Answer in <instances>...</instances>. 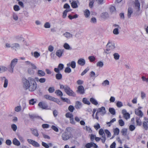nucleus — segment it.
I'll return each instance as SVG.
<instances>
[{
	"label": "nucleus",
	"mask_w": 148,
	"mask_h": 148,
	"mask_svg": "<svg viewBox=\"0 0 148 148\" xmlns=\"http://www.w3.org/2000/svg\"><path fill=\"white\" fill-rule=\"evenodd\" d=\"M23 87L26 89L31 91H34L37 88V84L34 79L29 77L28 79L23 80Z\"/></svg>",
	"instance_id": "1"
},
{
	"label": "nucleus",
	"mask_w": 148,
	"mask_h": 148,
	"mask_svg": "<svg viewBox=\"0 0 148 148\" xmlns=\"http://www.w3.org/2000/svg\"><path fill=\"white\" fill-rule=\"evenodd\" d=\"M18 62V59L17 58H14L11 61V62L9 66V71L11 73L13 72L14 68L16 64Z\"/></svg>",
	"instance_id": "2"
},
{
	"label": "nucleus",
	"mask_w": 148,
	"mask_h": 148,
	"mask_svg": "<svg viewBox=\"0 0 148 148\" xmlns=\"http://www.w3.org/2000/svg\"><path fill=\"white\" fill-rule=\"evenodd\" d=\"M64 91L65 93L69 96H72L74 97L76 96V94L68 86H67Z\"/></svg>",
	"instance_id": "3"
},
{
	"label": "nucleus",
	"mask_w": 148,
	"mask_h": 148,
	"mask_svg": "<svg viewBox=\"0 0 148 148\" xmlns=\"http://www.w3.org/2000/svg\"><path fill=\"white\" fill-rule=\"evenodd\" d=\"M134 5L135 7L137 10V12L139 11L140 10V4L138 0H135L134 2ZM136 15H138L139 14L136 12L135 13Z\"/></svg>",
	"instance_id": "4"
},
{
	"label": "nucleus",
	"mask_w": 148,
	"mask_h": 148,
	"mask_svg": "<svg viewBox=\"0 0 148 148\" xmlns=\"http://www.w3.org/2000/svg\"><path fill=\"white\" fill-rule=\"evenodd\" d=\"M62 137L63 140H67L71 137L70 134L68 132H64L62 134Z\"/></svg>",
	"instance_id": "5"
},
{
	"label": "nucleus",
	"mask_w": 148,
	"mask_h": 148,
	"mask_svg": "<svg viewBox=\"0 0 148 148\" xmlns=\"http://www.w3.org/2000/svg\"><path fill=\"white\" fill-rule=\"evenodd\" d=\"M38 106L42 109H47L48 108L47 104L44 101L40 102L38 104Z\"/></svg>",
	"instance_id": "6"
},
{
	"label": "nucleus",
	"mask_w": 148,
	"mask_h": 148,
	"mask_svg": "<svg viewBox=\"0 0 148 148\" xmlns=\"http://www.w3.org/2000/svg\"><path fill=\"white\" fill-rule=\"evenodd\" d=\"M77 93L80 94H83L85 92L84 88L83 86H79L77 88V90L76 91Z\"/></svg>",
	"instance_id": "7"
},
{
	"label": "nucleus",
	"mask_w": 148,
	"mask_h": 148,
	"mask_svg": "<svg viewBox=\"0 0 148 148\" xmlns=\"http://www.w3.org/2000/svg\"><path fill=\"white\" fill-rule=\"evenodd\" d=\"M44 97L46 99H48L51 101H53L55 102H57V99H56L51 96H50L49 95H44Z\"/></svg>",
	"instance_id": "8"
},
{
	"label": "nucleus",
	"mask_w": 148,
	"mask_h": 148,
	"mask_svg": "<svg viewBox=\"0 0 148 148\" xmlns=\"http://www.w3.org/2000/svg\"><path fill=\"white\" fill-rule=\"evenodd\" d=\"M55 72L57 73L56 75V77L57 80H60L62 78V75L60 73V71H59L58 69H56Z\"/></svg>",
	"instance_id": "9"
},
{
	"label": "nucleus",
	"mask_w": 148,
	"mask_h": 148,
	"mask_svg": "<svg viewBox=\"0 0 148 148\" xmlns=\"http://www.w3.org/2000/svg\"><path fill=\"white\" fill-rule=\"evenodd\" d=\"M101 112V114L102 115H103L106 114L105 108L104 107L102 106L101 108L98 109L97 112L98 113Z\"/></svg>",
	"instance_id": "10"
},
{
	"label": "nucleus",
	"mask_w": 148,
	"mask_h": 148,
	"mask_svg": "<svg viewBox=\"0 0 148 148\" xmlns=\"http://www.w3.org/2000/svg\"><path fill=\"white\" fill-rule=\"evenodd\" d=\"M64 50L63 49H59L56 52V56L59 58H60L62 56V54L63 53Z\"/></svg>",
	"instance_id": "11"
},
{
	"label": "nucleus",
	"mask_w": 148,
	"mask_h": 148,
	"mask_svg": "<svg viewBox=\"0 0 148 148\" xmlns=\"http://www.w3.org/2000/svg\"><path fill=\"white\" fill-rule=\"evenodd\" d=\"M30 130L32 131V134L34 136L36 137L38 136L39 134L37 129L31 128L30 129Z\"/></svg>",
	"instance_id": "12"
},
{
	"label": "nucleus",
	"mask_w": 148,
	"mask_h": 148,
	"mask_svg": "<svg viewBox=\"0 0 148 148\" xmlns=\"http://www.w3.org/2000/svg\"><path fill=\"white\" fill-rule=\"evenodd\" d=\"M102 19L106 20L109 17L108 13L107 12L102 13L100 15Z\"/></svg>",
	"instance_id": "13"
},
{
	"label": "nucleus",
	"mask_w": 148,
	"mask_h": 148,
	"mask_svg": "<svg viewBox=\"0 0 148 148\" xmlns=\"http://www.w3.org/2000/svg\"><path fill=\"white\" fill-rule=\"evenodd\" d=\"M85 60L83 58H80L77 61L78 64L81 66H84L85 64Z\"/></svg>",
	"instance_id": "14"
},
{
	"label": "nucleus",
	"mask_w": 148,
	"mask_h": 148,
	"mask_svg": "<svg viewBox=\"0 0 148 148\" xmlns=\"http://www.w3.org/2000/svg\"><path fill=\"white\" fill-rule=\"evenodd\" d=\"M135 114L139 116L140 118L142 117L143 116V113L142 111L138 109H135Z\"/></svg>",
	"instance_id": "15"
},
{
	"label": "nucleus",
	"mask_w": 148,
	"mask_h": 148,
	"mask_svg": "<svg viewBox=\"0 0 148 148\" xmlns=\"http://www.w3.org/2000/svg\"><path fill=\"white\" fill-rule=\"evenodd\" d=\"M78 0H73V1L71 3V7L73 8H76L78 7L77 3V2Z\"/></svg>",
	"instance_id": "16"
},
{
	"label": "nucleus",
	"mask_w": 148,
	"mask_h": 148,
	"mask_svg": "<svg viewBox=\"0 0 148 148\" xmlns=\"http://www.w3.org/2000/svg\"><path fill=\"white\" fill-rule=\"evenodd\" d=\"M148 119H147V121H144L143 122V128L145 130H147L148 129Z\"/></svg>",
	"instance_id": "17"
},
{
	"label": "nucleus",
	"mask_w": 148,
	"mask_h": 148,
	"mask_svg": "<svg viewBox=\"0 0 148 148\" xmlns=\"http://www.w3.org/2000/svg\"><path fill=\"white\" fill-rule=\"evenodd\" d=\"M37 73L38 75L40 77H43L44 76L45 74V72L41 70H38Z\"/></svg>",
	"instance_id": "18"
},
{
	"label": "nucleus",
	"mask_w": 148,
	"mask_h": 148,
	"mask_svg": "<svg viewBox=\"0 0 148 148\" xmlns=\"http://www.w3.org/2000/svg\"><path fill=\"white\" fill-rule=\"evenodd\" d=\"M107 48L110 49V50L113 49L115 48L114 45V44L110 43V42H108L106 45Z\"/></svg>",
	"instance_id": "19"
},
{
	"label": "nucleus",
	"mask_w": 148,
	"mask_h": 148,
	"mask_svg": "<svg viewBox=\"0 0 148 148\" xmlns=\"http://www.w3.org/2000/svg\"><path fill=\"white\" fill-rule=\"evenodd\" d=\"M12 143L17 146H19L21 144L20 142L16 138H14L13 140Z\"/></svg>",
	"instance_id": "20"
},
{
	"label": "nucleus",
	"mask_w": 148,
	"mask_h": 148,
	"mask_svg": "<svg viewBox=\"0 0 148 148\" xmlns=\"http://www.w3.org/2000/svg\"><path fill=\"white\" fill-rule=\"evenodd\" d=\"M63 35L68 39L73 37V35L68 32H66L63 34Z\"/></svg>",
	"instance_id": "21"
},
{
	"label": "nucleus",
	"mask_w": 148,
	"mask_h": 148,
	"mask_svg": "<svg viewBox=\"0 0 148 148\" xmlns=\"http://www.w3.org/2000/svg\"><path fill=\"white\" fill-rule=\"evenodd\" d=\"M133 12V11L132 8H128L127 11V16L128 18H130L131 17V14Z\"/></svg>",
	"instance_id": "22"
},
{
	"label": "nucleus",
	"mask_w": 148,
	"mask_h": 148,
	"mask_svg": "<svg viewBox=\"0 0 148 148\" xmlns=\"http://www.w3.org/2000/svg\"><path fill=\"white\" fill-rule=\"evenodd\" d=\"M64 67V65L62 64H59L58 66V68H55L54 69V71H55L56 69H58L59 71L62 70L63 69Z\"/></svg>",
	"instance_id": "23"
},
{
	"label": "nucleus",
	"mask_w": 148,
	"mask_h": 148,
	"mask_svg": "<svg viewBox=\"0 0 148 148\" xmlns=\"http://www.w3.org/2000/svg\"><path fill=\"white\" fill-rule=\"evenodd\" d=\"M82 103L79 101H77L75 107L77 109H79L80 108L82 107Z\"/></svg>",
	"instance_id": "24"
},
{
	"label": "nucleus",
	"mask_w": 148,
	"mask_h": 148,
	"mask_svg": "<svg viewBox=\"0 0 148 148\" xmlns=\"http://www.w3.org/2000/svg\"><path fill=\"white\" fill-rule=\"evenodd\" d=\"M90 102L93 104L95 105H97L98 104V103L96 100L95 99L91 98L90 99Z\"/></svg>",
	"instance_id": "25"
},
{
	"label": "nucleus",
	"mask_w": 148,
	"mask_h": 148,
	"mask_svg": "<svg viewBox=\"0 0 148 148\" xmlns=\"http://www.w3.org/2000/svg\"><path fill=\"white\" fill-rule=\"evenodd\" d=\"M82 102L88 105H90V101L86 98H84L83 99Z\"/></svg>",
	"instance_id": "26"
},
{
	"label": "nucleus",
	"mask_w": 148,
	"mask_h": 148,
	"mask_svg": "<svg viewBox=\"0 0 148 148\" xmlns=\"http://www.w3.org/2000/svg\"><path fill=\"white\" fill-rule=\"evenodd\" d=\"M84 15L86 18H88L90 15V12L88 9H86L84 11Z\"/></svg>",
	"instance_id": "27"
},
{
	"label": "nucleus",
	"mask_w": 148,
	"mask_h": 148,
	"mask_svg": "<svg viewBox=\"0 0 148 148\" xmlns=\"http://www.w3.org/2000/svg\"><path fill=\"white\" fill-rule=\"evenodd\" d=\"M55 93L57 95L60 97H61L63 95L62 92L59 90H56L55 92Z\"/></svg>",
	"instance_id": "28"
},
{
	"label": "nucleus",
	"mask_w": 148,
	"mask_h": 148,
	"mask_svg": "<svg viewBox=\"0 0 148 148\" xmlns=\"http://www.w3.org/2000/svg\"><path fill=\"white\" fill-rule=\"evenodd\" d=\"M109 111L112 115H115V111L114 109L113 108H110L109 109Z\"/></svg>",
	"instance_id": "29"
},
{
	"label": "nucleus",
	"mask_w": 148,
	"mask_h": 148,
	"mask_svg": "<svg viewBox=\"0 0 148 148\" xmlns=\"http://www.w3.org/2000/svg\"><path fill=\"white\" fill-rule=\"evenodd\" d=\"M63 47L64 48L67 50L71 49V48L70 47V45L67 43H65L64 44Z\"/></svg>",
	"instance_id": "30"
},
{
	"label": "nucleus",
	"mask_w": 148,
	"mask_h": 148,
	"mask_svg": "<svg viewBox=\"0 0 148 148\" xmlns=\"http://www.w3.org/2000/svg\"><path fill=\"white\" fill-rule=\"evenodd\" d=\"M136 124L137 125L140 126L141 125L142 122L139 117H137L136 118Z\"/></svg>",
	"instance_id": "31"
},
{
	"label": "nucleus",
	"mask_w": 148,
	"mask_h": 148,
	"mask_svg": "<svg viewBox=\"0 0 148 148\" xmlns=\"http://www.w3.org/2000/svg\"><path fill=\"white\" fill-rule=\"evenodd\" d=\"M61 99L64 102H66L67 103L69 104L71 103V102L69 99L67 98H64L63 97H61Z\"/></svg>",
	"instance_id": "32"
},
{
	"label": "nucleus",
	"mask_w": 148,
	"mask_h": 148,
	"mask_svg": "<svg viewBox=\"0 0 148 148\" xmlns=\"http://www.w3.org/2000/svg\"><path fill=\"white\" fill-rule=\"evenodd\" d=\"M65 116L66 117L70 118L71 119L73 117V115L72 114L69 112L65 114Z\"/></svg>",
	"instance_id": "33"
},
{
	"label": "nucleus",
	"mask_w": 148,
	"mask_h": 148,
	"mask_svg": "<svg viewBox=\"0 0 148 148\" xmlns=\"http://www.w3.org/2000/svg\"><path fill=\"white\" fill-rule=\"evenodd\" d=\"M12 49L14 47H15L16 48L18 49L20 47V45L18 43H15L12 44Z\"/></svg>",
	"instance_id": "34"
},
{
	"label": "nucleus",
	"mask_w": 148,
	"mask_h": 148,
	"mask_svg": "<svg viewBox=\"0 0 148 148\" xmlns=\"http://www.w3.org/2000/svg\"><path fill=\"white\" fill-rule=\"evenodd\" d=\"M92 142L88 143L86 144L85 147L86 148H90L93 147Z\"/></svg>",
	"instance_id": "35"
},
{
	"label": "nucleus",
	"mask_w": 148,
	"mask_h": 148,
	"mask_svg": "<svg viewBox=\"0 0 148 148\" xmlns=\"http://www.w3.org/2000/svg\"><path fill=\"white\" fill-rule=\"evenodd\" d=\"M32 145L36 147H39L40 146V144L37 142L35 140L34 141L33 143H32Z\"/></svg>",
	"instance_id": "36"
},
{
	"label": "nucleus",
	"mask_w": 148,
	"mask_h": 148,
	"mask_svg": "<svg viewBox=\"0 0 148 148\" xmlns=\"http://www.w3.org/2000/svg\"><path fill=\"white\" fill-rule=\"evenodd\" d=\"M12 17L13 19L15 21H16L18 19V17L17 14L14 12L13 13Z\"/></svg>",
	"instance_id": "37"
},
{
	"label": "nucleus",
	"mask_w": 148,
	"mask_h": 148,
	"mask_svg": "<svg viewBox=\"0 0 148 148\" xmlns=\"http://www.w3.org/2000/svg\"><path fill=\"white\" fill-rule=\"evenodd\" d=\"M70 66L73 69H74L76 67V62L75 61H72L70 65Z\"/></svg>",
	"instance_id": "38"
},
{
	"label": "nucleus",
	"mask_w": 148,
	"mask_h": 148,
	"mask_svg": "<svg viewBox=\"0 0 148 148\" xmlns=\"http://www.w3.org/2000/svg\"><path fill=\"white\" fill-rule=\"evenodd\" d=\"M113 56L114 59L116 60H118L119 59L120 57V56L119 54L117 53H115L113 54Z\"/></svg>",
	"instance_id": "39"
},
{
	"label": "nucleus",
	"mask_w": 148,
	"mask_h": 148,
	"mask_svg": "<svg viewBox=\"0 0 148 148\" xmlns=\"http://www.w3.org/2000/svg\"><path fill=\"white\" fill-rule=\"evenodd\" d=\"M96 65L97 66L102 67L103 65V62L99 61L97 63Z\"/></svg>",
	"instance_id": "40"
},
{
	"label": "nucleus",
	"mask_w": 148,
	"mask_h": 148,
	"mask_svg": "<svg viewBox=\"0 0 148 148\" xmlns=\"http://www.w3.org/2000/svg\"><path fill=\"white\" fill-rule=\"evenodd\" d=\"M68 109L69 111L71 112H73L75 109V108L73 106L70 105L69 106Z\"/></svg>",
	"instance_id": "41"
},
{
	"label": "nucleus",
	"mask_w": 148,
	"mask_h": 148,
	"mask_svg": "<svg viewBox=\"0 0 148 148\" xmlns=\"http://www.w3.org/2000/svg\"><path fill=\"white\" fill-rule=\"evenodd\" d=\"M15 39H16L17 41H20L21 40H22L23 41H24V38L21 36H17L15 37Z\"/></svg>",
	"instance_id": "42"
},
{
	"label": "nucleus",
	"mask_w": 148,
	"mask_h": 148,
	"mask_svg": "<svg viewBox=\"0 0 148 148\" xmlns=\"http://www.w3.org/2000/svg\"><path fill=\"white\" fill-rule=\"evenodd\" d=\"M88 59L90 62H93L95 61V58L94 56H90L88 57Z\"/></svg>",
	"instance_id": "43"
},
{
	"label": "nucleus",
	"mask_w": 148,
	"mask_h": 148,
	"mask_svg": "<svg viewBox=\"0 0 148 148\" xmlns=\"http://www.w3.org/2000/svg\"><path fill=\"white\" fill-rule=\"evenodd\" d=\"M114 135H117L119 134V130L118 128H116L114 130Z\"/></svg>",
	"instance_id": "44"
},
{
	"label": "nucleus",
	"mask_w": 148,
	"mask_h": 148,
	"mask_svg": "<svg viewBox=\"0 0 148 148\" xmlns=\"http://www.w3.org/2000/svg\"><path fill=\"white\" fill-rule=\"evenodd\" d=\"M121 132L122 134V135L123 136H125L127 134V130L126 129L123 128L121 131Z\"/></svg>",
	"instance_id": "45"
},
{
	"label": "nucleus",
	"mask_w": 148,
	"mask_h": 148,
	"mask_svg": "<svg viewBox=\"0 0 148 148\" xmlns=\"http://www.w3.org/2000/svg\"><path fill=\"white\" fill-rule=\"evenodd\" d=\"M71 69L69 67H66L64 70V72L66 73H69L71 72Z\"/></svg>",
	"instance_id": "46"
},
{
	"label": "nucleus",
	"mask_w": 148,
	"mask_h": 148,
	"mask_svg": "<svg viewBox=\"0 0 148 148\" xmlns=\"http://www.w3.org/2000/svg\"><path fill=\"white\" fill-rule=\"evenodd\" d=\"M36 101H34V99H32L30 100L29 101V104L32 105H34L35 103H36Z\"/></svg>",
	"instance_id": "47"
},
{
	"label": "nucleus",
	"mask_w": 148,
	"mask_h": 148,
	"mask_svg": "<svg viewBox=\"0 0 148 148\" xmlns=\"http://www.w3.org/2000/svg\"><path fill=\"white\" fill-rule=\"evenodd\" d=\"M105 132L107 135L108 137H110L111 136V134L110 131L108 130H105Z\"/></svg>",
	"instance_id": "48"
},
{
	"label": "nucleus",
	"mask_w": 148,
	"mask_h": 148,
	"mask_svg": "<svg viewBox=\"0 0 148 148\" xmlns=\"http://www.w3.org/2000/svg\"><path fill=\"white\" fill-rule=\"evenodd\" d=\"M119 125L121 126H123L124 125L125 123L124 121L122 119H120L119 121Z\"/></svg>",
	"instance_id": "49"
},
{
	"label": "nucleus",
	"mask_w": 148,
	"mask_h": 148,
	"mask_svg": "<svg viewBox=\"0 0 148 148\" xmlns=\"http://www.w3.org/2000/svg\"><path fill=\"white\" fill-rule=\"evenodd\" d=\"M116 105L118 108H120L123 106L122 102L120 101H118L116 104Z\"/></svg>",
	"instance_id": "50"
},
{
	"label": "nucleus",
	"mask_w": 148,
	"mask_h": 148,
	"mask_svg": "<svg viewBox=\"0 0 148 148\" xmlns=\"http://www.w3.org/2000/svg\"><path fill=\"white\" fill-rule=\"evenodd\" d=\"M28 73L30 75H33L34 73V71L32 69L29 68L28 70Z\"/></svg>",
	"instance_id": "51"
},
{
	"label": "nucleus",
	"mask_w": 148,
	"mask_h": 148,
	"mask_svg": "<svg viewBox=\"0 0 148 148\" xmlns=\"http://www.w3.org/2000/svg\"><path fill=\"white\" fill-rule=\"evenodd\" d=\"M44 27L45 28H50L51 25L49 22H47L45 24Z\"/></svg>",
	"instance_id": "52"
},
{
	"label": "nucleus",
	"mask_w": 148,
	"mask_h": 148,
	"mask_svg": "<svg viewBox=\"0 0 148 148\" xmlns=\"http://www.w3.org/2000/svg\"><path fill=\"white\" fill-rule=\"evenodd\" d=\"M14 10L15 11H18L20 10L19 7L17 5H15L13 7Z\"/></svg>",
	"instance_id": "53"
},
{
	"label": "nucleus",
	"mask_w": 148,
	"mask_h": 148,
	"mask_svg": "<svg viewBox=\"0 0 148 148\" xmlns=\"http://www.w3.org/2000/svg\"><path fill=\"white\" fill-rule=\"evenodd\" d=\"M90 22L92 23L95 24L97 23V19L95 17H92L91 18Z\"/></svg>",
	"instance_id": "54"
},
{
	"label": "nucleus",
	"mask_w": 148,
	"mask_h": 148,
	"mask_svg": "<svg viewBox=\"0 0 148 148\" xmlns=\"http://www.w3.org/2000/svg\"><path fill=\"white\" fill-rule=\"evenodd\" d=\"M113 33L114 34L117 35L119 34V29L118 28H115L113 31Z\"/></svg>",
	"instance_id": "55"
},
{
	"label": "nucleus",
	"mask_w": 148,
	"mask_h": 148,
	"mask_svg": "<svg viewBox=\"0 0 148 148\" xmlns=\"http://www.w3.org/2000/svg\"><path fill=\"white\" fill-rule=\"evenodd\" d=\"M8 84V80L7 79H5L4 82L3 84V87L5 88H6L7 87Z\"/></svg>",
	"instance_id": "56"
},
{
	"label": "nucleus",
	"mask_w": 148,
	"mask_h": 148,
	"mask_svg": "<svg viewBox=\"0 0 148 148\" xmlns=\"http://www.w3.org/2000/svg\"><path fill=\"white\" fill-rule=\"evenodd\" d=\"M102 85L106 86L109 84V82L108 80H104L102 83Z\"/></svg>",
	"instance_id": "57"
},
{
	"label": "nucleus",
	"mask_w": 148,
	"mask_h": 148,
	"mask_svg": "<svg viewBox=\"0 0 148 148\" xmlns=\"http://www.w3.org/2000/svg\"><path fill=\"white\" fill-rule=\"evenodd\" d=\"M110 11L111 12H112L116 11V8L114 6H111L110 8Z\"/></svg>",
	"instance_id": "58"
},
{
	"label": "nucleus",
	"mask_w": 148,
	"mask_h": 148,
	"mask_svg": "<svg viewBox=\"0 0 148 148\" xmlns=\"http://www.w3.org/2000/svg\"><path fill=\"white\" fill-rule=\"evenodd\" d=\"M55 91V89L54 87H50L48 89V91L50 93H53Z\"/></svg>",
	"instance_id": "59"
},
{
	"label": "nucleus",
	"mask_w": 148,
	"mask_h": 148,
	"mask_svg": "<svg viewBox=\"0 0 148 148\" xmlns=\"http://www.w3.org/2000/svg\"><path fill=\"white\" fill-rule=\"evenodd\" d=\"M123 115L124 118L126 119H127L130 118V114L128 113H127Z\"/></svg>",
	"instance_id": "60"
},
{
	"label": "nucleus",
	"mask_w": 148,
	"mask_h": 148,
	"mask_svg": "<svg viewBox=\"0 0 148 148\" xmlns=\"http://www.w3.org/2000/svg\"><path fill=\"white\" fill-rule=\"evenodd\" d=\"M42 146L45 147V148H49V145L44 142H42Z\"/></svg>",
	"instance_id": "61"
},
{
	"label": "nucleus",
	"mask_w": 148,
	"mask_h": 148,
	"mask_svg": "<svg viewBox=\"0 0 148 148\" xmlns=\"http://www.w3.org/2000/svg\"><path fill=\"white\" fill-rule=\"evenodd\" d=\"M40 56V53L37 51H35L34 53V56L37 58Z\"/></svg>",
	"instance_id": "62"
},
{
	"label": "nucleus",
	"mask_w": 148,
	"mask_h": 148,
	"mask_svg": "<svg viewBox=\"0 0 148 148\" xmlns=\"http://www.w3.org/2000/svg\"><path fill=\"white\" fill-rule=\"evenodd\" d=\"M129 129L130 131H133L135 129V126L132 125H130L129 126Z\"/></svg>",
	"instance_id": "63"
},
{
	"label": "nucleus",
	"mask_w": 148,
	"mask_h": 148,
	"mask_svg": "<svg viewBox=\"0 0 148 148\" xmlns=\"http://www.w3.org/2000/svg\"><path fill=\"white\" fill-rule=\"evenodd\" d=\"M21 109V106H17L15 108V110L17 112L19 111Z\"/></svg>",
	"instance_id": "64"
}]
</instances>
